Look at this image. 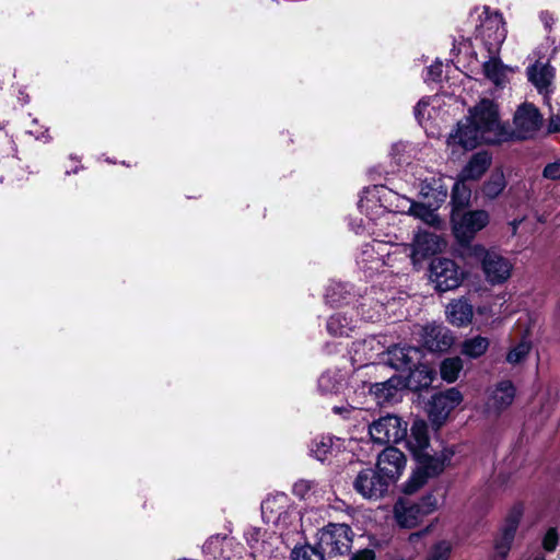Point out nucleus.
Masks as SVG:
<instances>
[{
  "mask_svg": "<svg viewBox=\"0 0 560 560\" xmlns=\"http://www.w3.org/2000/svg\"><path fill=\"white\" fill-rule=\"evenodd\" d=\"M509 139V131L501 122L498 106L490 100H481L470 115L457 125L447 143L464 149H475L481 143L495 144Z\"/></svg>",
  "mask_w": 560,
  "mask_h": 560,
  "instance_id": "obj_1",
  "label": "nucleus"
},
{
  "mask_svg": "<svg viewBox=\"0 0 560 560\" xmlns=\"http://www.w3.org/2000/svg\"><path fill=\"white\" fill-rule=\"evenodd\" d=\"M395 197V191L383 186L374 185L368 187L362 191L358 207L362 214L368 219V222L352 226L357 234L366 231L369 234L381 237H389V232H385L384 226L392 221L390 214H385L386 201H390Z\"/></svg>",
  "mask_w": 560,
  "mask_h": 560,
  "instance_id": "obj_2",
  "label": "nucleus"
},
{
  "mask_svg": "<svg viewBox=\"0 0 560 560\" xmlns=\"http://www.w3.org/2000/svg\"><path fill=\"white\" fill-rule=\"evenodd\" d=\"M454 454L452 447H445L438 456H431L428 451L416 455L418 467L404 483L402 491L407 494L417 492L430 478L439 476L450 465Z\"/></svg>",
  "mask_w": 560,
  "mask_h": 560,
  "instance_id": "obj_3",
  "label": "nucleus"
},
{
  "mask_svg": "<svg viewBox=\"0 0 560 560\" xmlns=\"http://www.w3.org/2000/svg\"><path fill=\"white\" fill-rule=\"evenodd\" d=\"M466 255L480 262L486 280L492 285L505 282L511 276V261L493 249L474 244L467 248Z\"/></svg>",
  "mask_w": 560,
  "mask_h": 560,
  "instance_id": "obj_4",
  "label": "nucleus"
},
{
  "mask_svg": "<svg viewBox=\"0 0 560 560\" xmlns=\"http://www.w3.org/2000/svg\"><path fill=\"white\" fill-rule=\"evenodd\" d=\"M439 508L438 498L433 493L423 495L415 502L408 499H398L393 508L394 520L401 528L417 527L424 516Z\"/></svg>",
  "mask_w": 560,
  "mask_h": 560,
  "instance_id": "obj_5",
  "label": "nucleus"
},
{
  "mask_svg": "<svg viewBox=\"0 0 560 560\" xmlns=\"http://www.w3.org/2000/svg\"><path fill=\"white\" fill-rule=\"evenodd\" d=\"M505 37L506 28L502 15L485 9L476 27V38L480 39L488 54H499Z\"/></svg>",
  "mask_w": 560,
  "mask_h": 560,
  "instance_id": "obj_6",
  "label": "nucleus"
},
{
  "mask_svg": "<svg viewBox=\"0 0 560 560\" xmlns=\"http://www.w3.org/2000/svg\"><path fill=\"white\" fill-rule=\"evenodd\" d=\"M353 532L347 524L330 523L318 533V547L327 556L346 555L350 551Z\"/></svg>",
  "mask_w": 560,
  "mask_h": 560,
  "instance_id": "obj_7",
  "label": "nucleus"
},
{
  "mask_svg": "<svg viewBox=\"0 0 560 560\" xmlns=\"http://www.w3.org/2000/svg\"><path fill=\"white\" fill-rule=\"evenodd\" d=\"M407 422L400 417L386 415L370 424L369 434L374 443L395 444L407 438Z\"/></svg>",
  "mask_w": 560,
  "mask_h": 560,
  "instance_id": "obj_8",
  "label": "nucleus"
},
{
  "mask_svg": "<svg viewBox=\"0 0 560 560\" xmlns=\"http://www.w3.org/2000/svg\"><path fill=\"white\" fill-rule=\"evenodd\" d=\"M490 215L486 210H471L464 213L454 211L452 214L453 231L459 243H468L486 228Z\"/></svg>",
  "mask_w": 560,
  "mask_h": 560,
  "instance_id": "obj_9",
  "label": "nucleus"
},
{
  "mask_svg": "<svg viewBox=\"0 0 560 560\" xmlns=\"http://www.w3.org/2000/svg\"><path fill=\"white\" fill-rule=\"evenodd\" d=\"M430 279L438 291L446 292L460 285L464 273L454 260L439 257L430 264Z\"/></svg>",
  "mask_w": 560,
  "mask_h": 560,
  "instance_id": "obj_10",
  "label": "nucleus"
},
{
  "mask_svg": "<svg viewBox=\"0 0 560 560\" xmlns=\"http://www.w3.org/2000/svg\"><path fill=\"white\" fill-rule=\"evenodd\" d=\"M388 249L386 241L375 236L371 243L361 247L357 256L358 267L366 277L385 272V255L389 254Z\"/></svg>",
  "mask_w": 560,
  "mask_h": 560,
  "instance_id": "obj_11",
  "label": "nucleus"
},
{
  "mask_svg": "<svg viewBox=\"0 0 560 560\" xmlns=\"http://www.w3.org/2000/svg\"><path fill=\"white\" fill-rule=\"evenodd\" d=\"M389 482L377 469L363 468L353 480L354 490L364 499L378 500L383 498L389 487Z\"/></svg>",
  "mask_w": 560,
  "mask_h": 560,
  "instance_id": "obj_12",
  "label": "nucleus"
},
{
  "mask_svg": "<svg viewBox=\"0 0 560 560\" xmlns=\"http://www.w3.org/2000/svg\"><path fill=\"white\" fill-rule=\"evenodd\" d=\"M542 121V115L535 105L523 103L514 114L513 133L517 139L533 138L541 128Z\"/></svg>",
  "mask_w": 560,
  "mask_h": 560,
  "instance_id": "obj_13",
  "label": "nucleus"
},
{
  "mask_svg": "<svg viewBox=\"0 0 560 560\" xmlns=\"http://www.w3.org/2000/svg\"><path fill=\"white\" fill-rule=\"evenodd\" d=\"M385 346L376 337H369L364 340L355 341L351 348V359L358 366H368L370 364H382Z\"/></svg>",
  "mask_w": 560,
  "mask_h": 560,
  "instance_id": "obj_14",
  "label": "nucleus"
},
{
  "mask_svg": "<svg viewBox=\"0 0 560 560\" xmlns=\"http://www.w3.org/2000/svg\"><path fill=\"white\" fill-rule=\"evenodd\" d=\"M445 245L441 236L428 231H419L410 246L411 264L417 266L428 256L442 252Z\"/></svg>",
  "mask_w": 560,
  "mask_h": 560,
  "instance_id": "obj_15",
  "label": "nucleus"
},
{
  "mask_svg": "<svg viewBox=\"0 0 560 560\" xmlns=\"http://www.w3.org/2000/svg\"><path fill=\"white\" fill-rule=\"evenodd\" d=\"M422 359V351L417 347L394 346L384 350L382 364H387L397 371L411 370Z\"/></svg>",
  "mask_w": 560,
  "mask_h": 560,
  "instance_id": "obj_16",
  "label": "nucleus"
},
{
  "mask_svg": "<svg viewBox=\"0 0 560 560\" xmlns=\"http://www.w3.org/2000/svg\"><path fill=\"white\" fill-rule=\"evenodd\" d=\"M406 467V456L396 447H386L377 457L376 468L389 483L396 482Z\"/></svg>",
  "mask_w": 560,
  "mask_h": 560,
  "instance_id": "obj_17",
  "label": "nucleus"
},
{
  "mask_svg": "<svg viewBox=\"0 0 560 560\" xmlns=\"http://www.w3.org/2000/svg\"><path fill=\"white\" fill-rule=\"evenodd\" d=\"M262 517L276 525L287 524L291 517L289 498L284 493H276L267 497L261 503Z\"/></svg>",
  "mask_w": 560,
  "mask_h": 560,
  "instance_id": "obj_18",
  "label": "nucleus"
},
{
  "mask_svg": "<svg viewBox=\"0 0 560 560\" xmlns=\"http://www.w3.org/2000/svg\"><path fill=\"white\" fill-rule=\"evenodd\" d=\"M463 396L456 388H450L443 393L435 394L429 406V415L434 422H441L457 407Z\"/></svg>",
  "mask_w": 560,
  "mask_h": 560,
  "instance_id": "obj_19",
  "label": "nucleus"
},
{
  "mask_svg": "<svg viewBox=\"0 0 560 560\" xmlns=\"http://www.w3.org/2000/svg\"><path fill=\"white\" fill-rule=\"evenodd\" d=\"M521 517L522 508H513L505 520V524L502 528L500 536L495 539L494 551L495 555L501 558V560H503L506 557L511 548Z\"/></svg>",
  "mask_w": 560,
  "mask_h": 560,
  "instance_id": "obj_20",
  "label": "nucleus"
},
{
  "mask_svg": "<svg viewBox=\"0 0 560 560\" xmlns=\"http://www.w3.org/2000/svg\"><path fill=\"white\" fill-rule=\"evenodd\" d=\"M421 338L430 351H444L453 343V337L442 325L429 324L422 328Z\"/></svg>",
  "mask_w": 560,
  "mask_h": 560,
  "instance_id": "obj_21",
  "label": "nucleus"
},
{
  "mask_svg": "<svg viewBox=\"0 0 560 560\" xmlns=\"http://www.w3.org/2000/svg\"><path fill=\"white\" fill-rule=\"evenodd\" d=\"M443 175H431L421 180L420 194L423 198L432 201L435 208L444 202L448 195V186L444 183Z\"/></svg>",
  "mask_w": 560,
  "mask_h": 560,
  "instance_id": "obj_22",
  "label": "nucleus"
},
{
  "mask_svg": "<svg viewBox=\"0 0 560 560\" xmlns=\"http://www.w3.org/2000/svg\"><path fill=\"white\" fill-rule=\"evenodd\" d=\"M389 254L385 255V272L398 273L411 262L410 246L407 244H395L390 238L385 240Z\"/></svg>",
  "mask_w": 560,
  "mask_h": 560,
  "instance_id": "obj_23",
  "label": "nucleus"
},
{
  "mask_svg": "<svg viewBox=\"0 0 560 560\" xmlns=\"http://www.w3.org/2000/svg\"><path fill=\"white\" fill-rule=\"evenodd\" d=\"M498 56L499 54H488V60L483 62L482 70L485 77L495 86H503L513 69L504 65Z\"/></svg>",
  "mask_w": 560,
  "mask_h": 560,
  "instance_id": "obj_24",
  "label": "nucleus"
},
{
  "mask_svg": "<svg viewBox=\"0 0 560 560\" xmlns=\"http://www.w3.org/2000/svg\"><path fill=\"white\" fill-rule=\"evenodd\" d=\"M527 77L540 94H547L553 79V68L548 61L538 60L527 68Z\"/></svg>",
  "mask_w": 560,
  "mask_h": 560,
  "instance_id": "obj_25",
  "label": "nucleus"
},
{
  "mask_svg": "<svg viewBox=\"0 0 560 560\" xmlns=\"http://www.w3.org/2000/svg\"><path fill=\"white\" fill-rule=\"evenodd\" d=\"M407 446L413 456L428 451L430 446V438L429 428L425 421L420 419L413 421L410 429V435L407 439Z\"/></svg>",
  "mask_w": 560,
  "mask_h": 560,
  "instance_id": "obj_26",
  "label": "nucleus"
},
{
  "mask_svg": "<svg viewBox=\"0 0 560 560\" xmlns=\"http://www.w3.org/2000/svg\"><path fill=\"white\" fill-rule=\"evenodd\" d=\"M357 324L358 319L352 313L338 312L328 318L327 330L335 337H348L355 329Z\"/></svg>",
  "mask_w": 560,
  "mask_h": 560,
  "instance_id": "obj_27",
  "label": "nucleus"
},
{
  "mask_svg": "<svg viewBox=\"0 0 560 560\" xmlns=\"http://www.w3.org/2000/svg\"><path fill=\"white\" fill-rule=\"evenodd\" d=\"M234 541L226 535L211 536L203 545V552L215 560H230Z\"/></svg>",
  "mask_w": 560,
  "mask_h": 560,
  "instance_id": "obj_28",
  "label": "nucleus"
},
{
  "mask_svg": "<svg viewBox=\"0 0 560 560\" xmlns=\"http://www.w3.org/2000/svg\"><path fill=\"white\" fill-rule=\"evenodd\" d=\"M472 314V305L465 299L452 301L446 306L448 322L457 327L467 326L471 322Z\"/></svg>",
  "mask_w": 560,
  "mask_h": 560,
  "instance_id": "obj_29",
  "label": "nucleus"
},
{
  "mask_svg": "<svg viewBox=\"0 0 560 560\" xmlns=\"http://www.w3.org/2000/svg\"><path fill=\"white\" fill-rule=\"evenodd\" d=\"M407 371L409 375L406 380V386L412 390L427 388L433 382L434 371L427 364L421 363V360L411 370Z\"/></svg>",
  "mask_w": 560,
  "mask_h": 560,
  "instance_id": "obj_30",
  "label": "nucleus"
},
{
  "mask_svg": "<svg viewBox=\"0 0 560 560\" xmlns=\"http://www.w3.org/2000/svg\"><path fill=\"white\" fill-rule=\"evenodd\" d=\"M491 164V156L486 152L475 153L459 173L460 178L468 180L479 179Z\"/></svg>",
  "mask_w": 560,
  "mask_h": 560,
  "instance_id": "obj_31",
  "label": "nucleus"
},
{
  "mask_svg": "<svg viewBox=\"0 0 560 560\" xmlns=\"http://www.w3.org/2000/svg\"><path fill=\"white\" fill-rule=\"evenodd\" d=\"M402 385L400 377L393 376L385 382L373 384L370 387V392L375 396L378 404L392 402L396 400L398 389Z\"/></svg>",
  "mask_w": 560,
  "mask_h": 560,
  "instance_id": "obj_32",
  "label": "nucleus"
},
{
  "mask_svg": "<svg viewBox=\"0 0 560 560\" xmlns=\"http://www.w3.org/2000/svg\"><path fill=\"white\" fill-rule=\"evenodd\" d=\"M514 397L515 388L513 384L510 381H503L493 390L489 406L497 411H501L513 402Z\"/></svg>",
  "mask_w": 560,
  "mask_h": 560,
  "instance_id": "obj_33",
  "label": "nucleus"
},
{
  "mask_svg": "<svg viewBox=\"0 0 560 560\" xmlns=\"http://www.w3.org/2000/svg\"><path fill=\"white\" fill-rule=\"evenodd\" d=\"M467 182L468 179L460 178V175H458L457 180L453 185L452 203L455 208L454 211L468 206L470 201L471 188Z\"/></svg>",
  "mask_w": 560,
  "mask_h": 560,
  "instance_id": "obj_34",
  "label": "nucleus"
},
{
  "mask_svg": "<svg viewBox=\"0 0 560 560\" xmlns=\"http://www.w3.org/2000/svg\"><path fill=\"white\" fill-rule=\"evenodd\" d=\"M436 209L438 208L434 207L432 201H429V205L412 201L409 214L422 220L429 225L435 226L440 223V218L436 213Z\"/></svg>",
  "mask_w": 560,
  "mask_h": 560,
  "instance_id": "obj_35",
  "label": "nucleus"
},
{
  "mask_svg": "<svg viewBox=\"0 0 560 560\" xmlns=\"http://www.w3.org/2000/svg\"><path fill=\"white\" fill-rule=\"evenodd\" d=\"M335 452V442L331 436H322L312 442L311 453L319 462L327 460Z\"/></svg>",
  "mask_w": 560,
  "mask_h": 560,
  "instance_id": "obj_36",
  "label": "nucleus"
},
{
  "mask_svg": "<svg viewBox=\"0 0 560 560\" xmlns=\"http://www.w3.org/2000/svg\"><path fill=\"white\" fill-rule=\"evenodd\" d=\"M489 348V340L486 337L476 336L466 339L462 345V353L468 358L477 359Z\"/></svg>",
  "mask_w": 560,
  "mask_h": 560,
  "instance_id": "obj_37",
  "label": "nucleus"
},
{
  "mask_svg": "<svg viewBox=\"0 0 560 560\" xmlns=\"http://www.w3.org/2000/svg\"><path fill=\"white\" fill-rule=\"evenodd\" d=\"M317 385L323 395L336 394L342 386V378L338 373L327 371L319 376Z\"/></svg>",
  "mask_w": 560,
  "mask_h": 560,
  "instance_id": "obj_38",
  "label": "nucleus"
},
{
  "mask_svg": "<svg viewBox=\"0 0 560 560\" xmlns=\"http://www.w3.org/2000/svg\"><path fill=\"white\" fill-rule=\"evenodd\" d=\"M463 370V361L459 357L445 359L440 366L441 376L448 383L455 382Z\"/></svg>",
  "mask_w": 560,
  "mask_h": 560,
  "instance_id": "obj_39",
  "label": "nucleus"
},
{
  "mask_svg": "<svg viewBox=\"0 0 560 560\" xmlns=\"http://www.w3.org/2000/svg\"><path fill=\"white\" fill-rule=\"evenodd\" d=\"M505 178L502 172L493 173L482 186V194L488 199L497 198L505 188Z\"/></svg>",
  "mask_w": 560,
  "mask_h": 560,
  "instance_id": "obj_40",
  "label": "nucleus"
},
{
  "mask_svg": "<svg viewBox=\"0 0 560 560\" xmlns=\"http://www.w3.org/2000/svg\"><path fill=\"white\" fill-rule=\"evenodd\" d=\"M396 198H390V201H386L385 206V214H390L392 220L395 219V213H408L410 212V207L412 206V200L398 195L395 192Z\"/></svg>",
  "mask_w": 560,
  "mask_h": 560,
  "instance_id": "obj_41",
  "label": "nucleus"
},
{
  "mask_svg": "<svg viewBox=\"0 0 560 560\" xmlns=\"http://www.w3.org/2000/svg\"><path fill=\"white\" fill-rule=\"evenodd\" d=\"M292 560H325V555L319 547L308 544L296 546L291 551Z\"/></svg>",
  "mask_w": 560,
  "mask_h": 560,
  "instance_id": "obj_42",
  "label": "nucleus"
},
{
  "mask_svg": "<svg viewBox=\"0 0 560 560\" xmlns=\"http://www.w3.org/2000/svg\"><path fill=\"white\" fill-rule=\"evenodd\" d=\"M349 294L348 288L342 283H334L327 288L325 299L331 306H337L347 302V295Z\"/></svg>",
  "mask_w": 560,
  "mask_h": 560,
  "instance_id": "obj_43",
  "label": "nucleus"
},
{
  "mask_svg": "<svg viewBox=\"0 0 560 560\" xmlns=\"http://www.w3.org/2000/svg\"><path fill=\"white\" fill-rule=\"evenodd\" d=\"M361 316L364 320L374 322L381 318L384 312V304L381 302H374L372 299H364V302L360 304Z\"/></svg>",
  "mask_w": 560,
  "mask_h": 560,
  "instance_id": "obj_44",
  "label": "nucleus"
},
{
  "mask_svg": "<svg viewBox=\"0 0 560 560\" xmlns=\"http://www.w3.org/2000/svg\"><path fill=\"white\" fill-rule=\"evenodd\" d=\"M318 485L313 480L301 479L293 485L292 491L300 499H310L317 492Z\"/></svg>",
  "mask_w": 560,
  "mask_h": 560,
  "instance_id": "obj_45",
  "label": "nucleus"
},
{
  "mask_svg": "<svg viewBox=\"0 0 560 560\" xmlns=\"http://www.w3.org/2000/svg\"><path fill=\"white\" fill-rule=\"evenodd\" d=\"M530 343L526 340L518 342L506 355V361L511 364L521 362L529 352Z\"/></svg>",
  "mask_w": 560,
  "mask_h": 560,
  "instance_id": "obj_46",
  "label": "nucleus"
},
{
  "mask_svg": "<svg viewBox=\"0 0 560 560\" xmlns=\"http://www.w3.org/2000/svg\"><path fill=\"white\" fill-rule=\"evenodd\" d=\"M429 106L430 98H422L415 107V117L420 125H423V122L431 117Z\"/></svg>",
  "mask_w": 560,
  "mask_h": 560,
  "instance_id": "obj_47",
  "label": "nucleus"
},
{
  "mask_svg": "<svg viewBox=\"0 0 560 560\" xmlns=\"http://www.w3.org/2000/svg\"><path fill=\"white\" fill-rule=\"evenodd\" d=\"M559 535L555 527L549 528L542 539V547L546 551H553L558 545Z\"/></svg>",
  "mask_w": 560,
  "mask_h": 560,
  "instance_id": "obj_48",
  "label": "nucleus"
},
{
  "mask_svg": "<svg viewBox=\"0 0 560 560\" xmlns=\"http://www.w3.org/2000/svg\"><path fill=\"white\" fill-rule=\"evenodd\" d=\"M442 75V62L436 61L427 68L424 74L425 82H438Z\"/></svg>",
  "mask_w": 560,
  "mask_h": 560,
  "instance_id": "obj_49",
  "label": "nucleus"
},
{
  "mask_svg": "<svg viewBox=\"0 0 560 560\" xmlns=\"http://www.w3.org/2000/svg\"><path fill=\"white\" fill-rule=\"evenodd\" d=\"M542 174H544V177H546L548 179H552V180L560 179V162L557 161V162L549 163L548 165H546Z\"/></svg>",
  "mask_w": 560,
  "mask_h": 560,
  "instance_id": "obj_50",
  "label": "nucleus"
},
{
  "mask_svg": "<svg viewBox=\"0 0 560 560\" xmlns=\"http://www.w3.org/2000/svg\"><path fill=\"white\" fill-rule=\"evenodd\" d=\"M351 560H375V552L372 549H362L353 553Z\"/></svg>",
  "mask_w": 560,
  "mask_h": 560,
  "instance_id": "obj_51",
  "label": "nucleus"
},
{
  "mask_svg": "<svg viewBox=\"0 0 560 560\" xmlns=\"http://www.w3.org/2000/svg\"><path fill=\"white\" fill-rule=\"evenodd\" d=\"M549 132H559L560 131V116H552L549 120L548 125Z\"/></svg>",
  "mask_w": 560,
  "mask_h": 560,
  "instance_id": "obj_52",
  "label": "nucleus"
},
{
  "mask_svg": "<svg viewBox=\"0 0 560 560\" xmlns=\"http://www.w3.org/2000/svg\"><path fill=\"white\" fill-rule=\"evenodd\" d=\"M246 536H247L248 542H250V544L256 542L257 544L258 542V538L260 536V529L253 528L249 532H247Z\"/></svg>",
  "mask_w": 560,
  "mask_h": 560,
  "instance_id": "obj_53",
  "label": "nucleus"
},
{
  "mask_svg": "<svg viewBox=\"0 0 560 560\" xmlns=\"http://www.w3.org/2000/svg\"><path fill=\"white\" fill-rule=\"evenodd\" d=\"M540 19H541V21H542V23L545 24L546 27H551V25L555 22L552 15L549 14L548 12H542L540 14Z\"/></svg>",
  "mask_w": 560,
  "mask_h": 560,
  "instance_id": "obj_54",
  "label": "nucleus"
},
{
  "mask_svg": "<svg viewBox=\"0 0 560 560\" xmlns=\"http://www.w3.org/2000/svg\"><path fill=\"white\" fill-rule=\"evenodd\" d=\"M524 221V219H520V220H513L511 221L509 224L511 226V230H512V235H515L516 234V231H517V228L520 226V224Z\"/></svg>",
  "mask_w": 560,
  "mask_h": 560,
  "instance_id": "obj_55",
  "label": "nucleus"
},
{
  "mask_svg": "<svg viewBox=\"0 0 560 560\" xmlns=\"http://www.w3.org/2000/svg\"><path fill=\"white\" fill-rule=\"evenodd\" d=\"M406 149V144L404 143H396L393 145V153H399L400 151H404Z\"/></svg>",
  "mask_w": 560,
  "mask_h": 560,
  "instance_id": "obj_56",
  "label": "nucleus"
},
{
  "mask_svg": "<svg viewBox=\"0 0 560 560\" xmlns=\"http://www.w3.org/2000/svg\"><path fill=\"white\" fill-rule=\"evenodd\" d=\"M46 133H47V131L42 132V135H37L36 139L48 140L49 137Z\"/></svg>",
  "mask_w": 560,
  "mask_h": 560,
  "instance_id": "obj_57",
  "label": "nucleus"
},
{
  "mask_svg": "<svg viewBox=\"0 0 560 560\" xmlns=\"http://www.w3.org/2000/svg\"><path fill=\"white\" fill-rule=\"evenodd\" d=\"M421 535H422V533H412V534L410 535V539L412 540V539H415V538H420V537H421Z\"/></svg>",
  "mask_w": 560,
  "mask_h": 560,
  "instance_id": "obj_58",
  "label": "nucleus"
},
{
  "mask_svg": "<svg viewBox=\"0 0 560 560\" xmlns=\"http://www.w3.org/2000/svg\"><path fill=\"white\" fill-rule=\"evenodd\" d=\"M334 411H335V412H337V413H339V412H340V409H339L338 407H335V408H334Z\"/></svg>",
  "mask_w": 560,
  "mask_h": 560,
  "instance_id": "obj_59",
  "label": "nucleus"
},
{
  "mask_svg": "<svg viewBox=\"0 0 560 560\" xmlns=\"http://www.w3.org/2000/svg\"><path fill=\"white\" fill-rule=\"evenodd\" d=\"M292 514L291 516L293 515V517H296V514L294 513V510L290 511Z\"/></svg>",
  "mask_w": 560,
  "mask_h": 560,
  "instance_id": "obj_60",
  "label": "nucleus"
},
{
  "mask_svg": "<svg viewBox=\"0 0 560 560\" xmlns=\"http://www.w3.org/2000/svg\"><path fill=\"white\" fill-rule=\"evenodd\" d=\"M536 560H545V559H542V558H539V559H536Z\"/></svg>",
  "mask_w": 560,
  "mask_h": 560,
  "instance_id": "obj_61",
  "label": "nucleus"
}]
</instances>
